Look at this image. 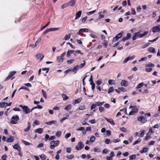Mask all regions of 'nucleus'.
Here are the masks:
<instances>
[{"label":"nucleus","instance_id":"f8f14e48","mask_svg":"<svg viewBox=\"0 0 160 160\" xmlns=\"http://www.w3.org/2000/svg\"><path fill=\"white\" fill-rule=\"evenodd\" d=\"M13 147L14 149H17L19 152L21 151V148L18 144H15Z\"/></svg>","mask_w":160,"mask_h":160},{"label":"nucleus","instance_id":"37998d69","mask_svg":"<svg viewBox=\"0 0 160 160\" xmlns=\"http://www.w3.org/2000/svg\"><path fill=\"white\" fill-rule=\"evenodd\" d=\"M96 10H93L91 12H88L87 13V15H90L93 14L95 12Z\"/></svg>","mask_w":160,"mask_h":160},{"label":"nucleus","instance_id":"4d7b16f0","mask_svg":"<svg viewBox=\"0 0 160 160\" xmlns=\"http://www.w3.org/2000/svg\"><path fill=\"white\" fill-rule=\"evenodd\" d=\"M49 135L48 134H46L45 135V141H47L48 139H49Z\"/></svg>","mask_w":160,"mask_h":160},{"label":"nucleus","instance_id":"cd10ccee","mask_svg":"<svg viewBox=\"0 0 160 160\" xmlns=\"http://www.w3.org/2000/svg\"><path fill=\"white\" fill-rule=\"evenodd\" d=\"M141 139L138 138L137 140L135 141L133 143V145H134L136 144H138L141 142Z\"/></svg>","mask_w":160,"mask_h":160},{"label":"nucleus","instance_id":"423d86ee","mask_svg":"<svg viewBox=\"0 0 160 160\" xmlns=\"http://www.w3.org/2000/svg\"><path fill=\"white\" fill-rule=\"evenodd\" d=\"M84 145L82 142H79L78 145L76 146L75 148L77 150H80L83 148Z\"/></svg>","mask_w":160,"mask_h":160},{"label":"nucleus","instance_id":"8fccbe9b","mask_svg":"<svg viewBox=\"0 0 160 160\" xmlns=\"http://www.w3.org/2000/svg\"><path fill=\"white\" fill-rule=\"evenodd\" d=\"M90 84L92 85V92H93V90L95 88V84L94 82L90 83Z\"/></svg>","mask_w":160,"mask_h":160},{"label":"nucleus","instance_id":"aec40b11","mask_svg":"<svg viewBox=\"0 0 160 160\" xmlns=\"http://www.w3.org/2000/svg\"><path fill=\"white\" fill-rule=\"evenodd\" d=\"M42 130L43 129L42 128H39L37 129H36L35 130L34 132H37V133H38L39 134H41L42 132Z\"/></svg>","mask_w":160,"mask_h":160},{"label":"nucleus","instance_id":"72a5a7b5","mask_svg":"<svg viewBox=\"0 0 160 160\" xmlns=\"http://www.w3.org/2000/svg\"><path fill=\"white\" fill-rule=\"evenodd\" d=\"M39 124V122L37 120H35L34 121L32 124V125L33 126H35V125H38Z\"/></svg>","mask_w":160,"mask_h":160},{"label":"nucleus","instance_id":"ddd939ff","mask_svg":"<svg viewBox=\"0 0 160 160\" xmlns=\"http://www.w3.org/2000/svg\"><path fill=\"white\" fill-rule=\"evenodd\" d=\"M57 121L55 120H53L50 122H45V124L47 125H50L52 124H56L57 123Z\"/></svg>","mask_w":160,"mask_h":160},{"label":"nucleus","instance_id":"6e6d98bb","mask_svg":"<svg viewBox=\"0 0 160 160\" xmlns=\"http://www.w3.org/2000/svg\"><path fill=\"white\" fill-rule=\"evenodd\" d=\"M71 134L70 133H68L65 135V138H67L71 136Z\"/></svg>","mask_w":160,"mask_h":160},{"label":"nucleus","instance_id":"4be33fe9","mask_svg":"<svg viewBox=\"0 0 160 160\" xmlns=\"http://www.w3.org/2000/svg\"><path fill=\"white\" fill-rule=\"evenodd\" d=\"M14 138L12 136H10L9 138H8L6 141L7 142H12Z\"/></svg>","mask_w":160,"mask_h":160},{"label":"nucleus","instance_id":"4c0bfd02","mask_svg":"<svg viewBox=\"0 0 160 160\" xmlns=\"http://www.w3.org/2000/svg\"><path fill=\"white\" fill-rule=\"evenodd\" d=\"M95 140V137L93 136H92L90 138V142H93Z\"/></svg>","mask_w":160,"mask_h":160},{"label":"nucleus","instance_id":"f3484780","mask_svg":"<svg viewBox=\"0 0 160 160\" xmlns=\"http://www.w3.org/2000/svg\"><path fill=\"white\" fill-rule=\"evenodd\" d=\"M158 26L154 27L152 28V31L153 32H159Z\"/></svg>","mask_w":160,"mask_h":160},{"label":"nucleus","instance_id":"a211bd4d","mask_svg":"<svg viewBox=\"0 0 160 160\" xmlns=\"http://www.w3.org/2000/svg\"><path fill=\"white\" fill-rule=\"evenodd\" d=\"M75 0H71L69 2H68V6H72L76 2Z\"/></svg>","mask_w":160,"mask_h":160},{"label":"nucleus","instance_id":"09e8293b","mask_svg":"<svg viewBox=\"0 0 160 160\" xmlns=\"http://www.w3.org/2000/svg\"><path fill=\"white\" fill-rule=\"evenodd\" d=\"M146 66L147 67H153L155 66L152 63H149L146 64Z\"/></svg>","mask_w":160,"mask_h":160},{"label":"nucleus","instance_id":"052dcab7","mask_svg":"<svg viewBox=\"0 0 160 160\" xmlns=\"http://www.w3.org/2000/svg\"><path fill=\"white\" fill-rule=\"evenodd\" d=\"M79 109L80 110H83L85 109V107L84 106H80L79 108Z\"/></svg>","mask_w":160,"mask_h":160},{"label":"nucleus","instance_id":"0e129e2a","mask_svg":"<svg viewBox=\"0 0 160 160\" xmlns=\"http://www.w3.org/2000/svg\"><path fill=\"white\" fill-rule=\"evenodd\" d=\"M101 12H99L98 13V14L99 15V19L103 18L104 17V15H101Z\"/></svg>","mask_w":160,"mask_h":160},{"label":"nucleus","instance_id":"a878e982","mask_svg":"<svg viewBox=\"0 0 160 160\" xmlns=\"http://www.w3.org/2000/svg\"><path fill=\"white\" fill-rule=\"evenodd\" d=\"M71 34L70 33L68 35H66L65 36L63 39L65 40H68L70 37Z\"/></svg>","mask_w":160,"mask_h":160},{"label":"nucleus","instance_id":"5701e85b","mask_svg":"<svg viewBox=\"0 0 160 160\" xmlns=\"http://www.w3.org/2000/svg\"><path fill=\"white\" fill-rule=\"evenodd\" d=\"M148 150L149 148H144L142 150L140 151V152L141 153H142L144 152H146L148 151Z\"/></svg>","mask_w":160,"mask_h":160},{"label":"nucleus","instance_id":"f03ea898","mask_svg":"<svg viewBox=\"0 0 160 160\" xmlns=\"http://www.w3.org/2000/svg\"><path fill=\"white\" fill-rule=\"evenodd\" d=\"M129 109L131 108V111L129 112L128 114L129 115H131L134 114L135 113L138 112V109L136 107H133L132 106H130Z\"/></svg>","mask_w":160,"mask_h":160},{"label":"nucleus","instance_id":"20e7f679","mask_svg":"<svg viewBox=\"0 0 160 160\" xmlns=\"http://www.w3.org/2000/svg\"><path fill=\"white\" fill-rule=\"evenodd\" d=\"M59 144V141L58 140L54 141H52L50 142V148L51 149H54V147L57 146Z\"/></svg>","mask_w":160,"mask_h":160},{"label":"nucleus","instance_id":"5fc2aeb1","mask_svg":"<svg viewBox=\"0 0 160 160\" xmlns=\"http://www.w3.org/2000/svg\"><path fill=\"white\" fill-rule=\"evenodd\" d=\"M118 88L120 91L123 92H125L126 91V89L123 87L119 88Z\"/></svg>","mask_w":160,"mask_h":160},{"label":"nucleus","instance_id":"a18cd8bd","mask_svg":"<svg viewBox=\"0 0 160 160\" xmlns=\"http://www.w3.org/2000/svg\"><path fill=\"white\" fill-rule=\"evenodd\" d=\"M61 132L60 131H57L56 134V136L57 137H59L60 136L61 134Z\"/></svg>","mask_w":160,"mask_h":160},{"label":"nucleus","instance_id":"bb28decb","mask_svg":"<svg viewBox=\"0 0 160 160\" xmlns=\"http://www.w3.org/2000/svg\"><path fill=\"white\" fill-rule=\"evenodd\" d=\"M124 33L123 31H121L120 33H118L116 36H117V38H118V39L122 37V35Z\"/></svg>","mask_w":160,"mask_h":160},{"label":"nucleus","instance_id":"2f4dec72","mask_svg":"<svg viewBox=\"0 0 160 160\" xmlns=\"http://www.w3.org/2000/svg\"><path fill=\"white\" fill-rule=\"evenodd\" d=\"M41 91L42 92V93L43 97L45 98H47V94H46L45 92L43 89H42L41 90Z\"/></svg>","mask_w":160,"mask_h":160},{"label":"nucleus","instance_id":"4468645a","mask_svg":"<svg viewBox=\"0 0 160 160\" xmlns=\"http://www.w3.org/2000/svg\"><path fill=\"white\" fill-rule=\"evenodd\" d=\"M82 100L81 98H79L78 99L75 100L74 101V102H72V104L73 105H75L76 104H77L80 102Z\"/></svg>","mask_w":160,"mask_h":160},{"label":"nucleus","instance_id":"e433bc0d","mask_svg":"<svg viewBox=\"0 0 160 160\" xmlns=\"http://www.w3.org/2000/svg\"><path fill=\"white\" fill-rule=\"evenodd\" d=\"M88 28H81L79 30V32H81V31H83V32H88Z\"/></svg>","mask_w":160,"mask_h":160},{"label":"nucleus","instance_id":"f704fd0d","mask_svg":"<svg viewBox=\"0 0 160 160\" xmlns=\"http://www.w3.org/2000/svg\"><path fill=\"white\" fill-rule=\"evenodd\" d=\"M144 85V83L142 82L141 83H139L138 85L136 88H139L141 87H142Z\"/></svg>","mask_w":160,"mask_h":160},{"label":"nucleus","instance_id":"49530a36","mask_svg":"<svg viewBox=\"0 0 160 160\" xmlns=\"http://www.w3.org/2000/svg\"><path fill=\"white\" fill-rule=\"evenodd\" d=\"M74 61V60L73 59H72L70 60H68L67 61V62L68 64H69L70 63H72Z\"/></svg>","mask_w":160,"mask_h":160},{"label":"nucleus","instance_id":"338daca9","mask_svg":"<svg viewBox=\"0 0 160 160\" xmlns=\"http://www.w3.org/2000/svg\"><path fill=\"white\" fill-rule=\"evenodd\" d=\"M120 141V140L119 139H114L112 141H113V142H114V143H116V142H119Z\"/></svg>","mask_w":160,"mask_h":160},{"label":"nucleus","instance_id":"473e14b6","mask_svg":"<svg viewBox=\"0 0 160 160\" xmlns=\"http://www.w3.org/2000/svg\"><path fill=\"white\" fill-rule=\"evenodd\" d=\"M79 67V65H76L75 66L73 69V72H75V73H76V70H77L78 69Z\"/></svg>","mask_w":160,"mask_h":160},{"label":"nucleus","instance_id":"6e6552de","mask_svg":"<svg viewBox=\"0 0 160 160\" xmlns=\"http://www.w3.org/2000/svg\"><path fill=\"white\" fill-rule=\"evenodd\" d=\"M81 13L82 11L81 10H79L78 12L76 13V17L75 18V19L76 20L79 18H80L81 16Z\"/></svg>","mask_w":160,"mask_h":160},{"label":"nucleus","instance_id":"c756f323","mask_svg":"<svg viewBox=\"0 0 160 160\" xmlns=\"http://www.w3.org/2000/svg\"><path fill=\"white\" fill-rule=\"evenodd\" d=\"M22 142L23 143H24L25 145H31V143L25 141H24L23 140H22Z\"/></svg>","mask_w":160,"mask_h":160},{"label":"nucleus","instance_id":"774afa93","mask_svg":"<svg viewBox=\"0 0 160 160\" xmlns=\"http://www.w3.org/2000/svg\"><path fill=\"white\" fill-rule=\"evenodd\" d=\"M118 39V38H117V36H115L114 37L112 40L113 42H115L116 41H117Z\"/></svg>","mask_w":160,"mask_h":160},{"label":"nucleus","instance_id":"f257e3e1","mask_svg":"<svg viewBox=\"0 0 160 160\" xmlns=\"http://www.w3.org/2000/svg\"><path fill=\"white\" fill-rule=\"evenodd\" d=\"M19 119V118L18 115H16L13 116L11 118L10 122L12 124H16L18 123Z\"/></svg>","mask_w":160,"mask_h":160},{"label":"nucleus","instance_id":"1a4fd4ad","mask_svg":"<svg viewBox=\"0 0 160 160\" xmlns=\"http://www.w3.org/2000/svg\"><path fill=\"white\" fill-rule=\"evenodd\" d=\"M121 84L122 86L127 87L128 85V82L125 80H122Z\"/></svg>","mask_w":160,"mask_h":160},{"label":"nucleus","instance_id":"6ab92c4d","mask_svg":"<svg viewBox=\"0 0 160 160\" xmlns=\"http://www.w3.org/2000/svg\"><path fill=\"white\" fill-rule=\"evenodd\" d=\"M8 104V102H0V107L1 108H4L5 106L6 107L7 106V104Z\"/></svg>","mask_w":160,"mask_h":160},{"label":"nucleus","instance_id":"7c9ffc66","mask_svg":"<svg viewBox=\"0 0 160 160\" xmlns=\"http://www.w3.org/2000/svg\"><path fill=\"white\" fill-rule=\"evenodd\" d=\"M93 151L95 152H101V150L100 148L96 147L93 149Z\"/></svg>","mask_w":160,"mask_h":160},{"label":"nucleus","instance_id":"9b49d317","mask_svg":"<svg viewBox=\"0 0 160 160\" xmlns=\"http://www.w3.org/2000/svg\"><path fill=\"white\" fill-rule=\"evenodd\" d=\"M44 55L41 54H39L36 55V57L37 59L41 60L44 57Z\"/></svg>","mask_w":160,"mask_h":160},{"label":"nucleus","instance_id":"c9c22d12","mask_svg":"<svg viewBox=\"0 0 160 160\" xmlns=\"http://www.w3.org/2000/svg\"><path fill=\"white\" fill-rule=\"evenodd\" d=\"M71 107L70 105H68L67 107L65 108L64 109L68 111L70 110L71 109Z\"/></svg>","mask_w":160,"mask_h":160},{"label":"nucleus","instance_id":"bf43d9fd","mask_svg":"<svg viewBox=\"0 0 160 160\" xmlns=\"http://www.w3.org/2000/svg\"><path fill=\"white\" fill-rule=\"evenodd\" d=\"M113 88L112 87H110L109 88V90L108 91V93H110V92H113Z\"/></svg>","mask_w":160,"mask_h":160},{"label":"nucleus","instance_id":"393cba45","mask_svg":"<svg viewBox=\"0 0 160 160\" xmlns=\"http://www.w3.org/2000/svg\"><path fill=\"white\" fill-rule=\"evenodd\" d=\"M108 83L109 85H114L115 84V81L113 80L109 79L108 81Z\"/></svg>","mask_w":160,"mask_h":160},{"label":"nucleus","instance_id":"79ce46f5","mask_svg":"<svg viewBox=\"0 0 160 160\" xmlns=\"http://www.w3.org/2000/svg\"><path fill=\"white\" fill-rule=\"evenodd\" d=\"M135 33L137 37H139L140 38H141V34L140 33V32L139 31L137 32H135Z\"/></svg>","mask_w":160,"mask_h":160},{"label":"nucleus","instance_id":"680f3d73","mask_svg":"<svg viewBox=\"0 0 160 160\" xmlns=\"http://www.w3.org/2000/svg\"><path fill=\"white\" fill-rule=\"evenodd\" d=\"M102 83V81L101 80H98L97 81H96V83L98 86L99 85Z\"/></svg>","mask_w":160,"mask_h":160},{"label":"nucleus","instance_id":"c85d7f7f","mask_svg":"<svg viewBox=\"0 0 160 160\" xmlns=\"http://www.w3.org/2000/svg\"><path fill=\"white\" fill-rule=\"evenodd\" d=\"M40 157L42 160H46V156L44 154L41 155Z\"/></svg>","mask_w":160,"mask_h":160},{"label":"nucleus","instance_id":"b1692460","mask_svg":"<svg viewBox=\"0 0 160 160\" xmlns=\"http://www.w3.org/2000/svg\"><path fill=\"white\" fill-rule=\"evenodd\" d=\"M104 102H95L96 105V106H102L104 103Z\"/></svg>","mask_w":160,"mask_h":160},{"label":"nucleus","instance_id":"58836bf2","mask_svg":"<svg viewBox=\"0 0 160 160\" xmlns=\"http://www.w3.org/2000/svg\"><path fill=\"white\" fill-rule=\"evenodd\" d=\"M74 155L72 154L71 155H70L68 156L67 155L66 156V158L68 159H72L74 158Z\"/></svg>","mask_w":160,"mask_h":160},{"label":"nucleus","instance_id":"69168bd1","mask_svg":"<svg viewBox=\"0 0 160 160\" xmlns=\"http://www.w3.org/2000/svg\"><path fill=\"white\" fill-rule=\"evenodd\" d=\"M96 104L95 103V104H92V105L91 106V110H92L94 108H95L96 107Z\"/></svg>","mask_w":160,"mask_h":160},{"label":"nucleus","instance_id":"dca6fc26","mask_svg":"<svg viewBox=\"0 0 160 160\" xmlns=\"http://www.w3.org/2000/svg\"><path fill=\"white\" fill-rule=\"evenodd\" d=\"M74 52V50H68L67 52V57H69L71 56V54L73 53Z\"/></svg>","mask_w":160,"mask_h":160},{"label":"nucleus","instance_id":"de8ad7c7","mask_svg":"<svg viewBox=\"0 0 160 160\" xmlns=\"http://www.w3.org/2000/svg\"><path fill=\"white\" fill-rule=\"evenodd\" d=\"M136 157V156L135 155H130L129 157V158L131 159H135Z\"/></svg>","mask_w":160,"mask_h":160},{"label":"nucleus","instance_id":"13d9d810","mask_svg":"<svg viewBox=\"0 0 160 160\" xmlns=\"http://www.w3.org/2000/svg\"><path fill=\"white\" fill-rule=\"evenodd\" d=\"M99 110L100 112H102L104 111V108L103 107H99Z\"/></svg>","mask_w":160,"mask_h":160},{"label":"nucleus","instance_id":"0eeeda50","mask_svg":"<svg viewBox=\"0 0 160 160\" xmlns=\"http://www.w3.org/2000/svg\"><path fill=\"white\" fill-rule=\"evenodd\" d=\"M105 119L109 123L111 124L112 125H114L115 123L113 120L111 118H106V117H104Z\"/></svg>","mask_w":160,"mask_h":160},{"label":"nucleus","instance_id":"e2e57ef3","mask_svg":"<svg viewBox=\"0 0 160 160\" xmlns=\"http://www.w3.org/2000/svg\"><path fill=\"white\" fill-rule=\"evenodd\" d=\"M131 11V13L133 15H135L136 14V12H135V10L134 8H132Z\"/></svg>","mask_w":160,"mask_h":160},{"label":"nucleus","instance_id":"7ed1b4c3","mask_svg":"<svg viewBox=\"0 0 160 160\" xmlns=\"http://www.w3.org/2000/svg\"><path fill=\"white\" fill-rule=\"evenodd\" d=\"M19 106L23 109V112L25 114H27L30 112V109L28 106L22 105H20Z\"/></svg>","mask_w":160,"mask_h":160},{"label":"nucleus","instance_id":"2eb2a0df","mask_svg":"<svg viewBox=\"0 0 160 160\" xmlns=\"http://www.w3.org/2000/svg\"><path fill=\"white\" fill-rule=\"evenodd\" d=\"M148 51L149 52H152L153 53H155L156 52L155 48L153 47H150L148 49Z\"/></svg>","mask_w":160,"mask_h":160},{"label":"nucleus","instance_id":"3c124183","mask_svg":"<svg viewBox=\"0 0 160 160\" xmlns=\"http://www.w3.org/2000/svg\"><path fill=\"white\" fill-rule=\"evenodd\" d=\"M68 3H66L65 4H63L62 6V8L63 9L64 8H65L68 7Z\"/></svg>","mask_w":160,"mask_h":160},{"label":"nucleus","instance_id":"412c9836","mask_svg":"<svg viewBox=\"0 0 160 160\" xmlns=\"http://www.w3.org/2000/svg\"><path fill=\"white\" fill-rule=\"evenodd\" d=\"M48 29L49 32L53 31L59 30L60 29V28H51Z\"/></svg>","mask_w":160,"mask_h":160},{"label":"nucleus","instance_id":"39448f33","mask_svg":"<svg viewBox=\"0 0 160 160\" xmlns=\"http://www.w3.org/2000/svg\"><path fill=\"white\" fill-rule=\"evenodd\" d=\"M138 120L141 121L142 123H145L147 121V118L145 116H140L138 118Z\"/></svg>","mask_w":160,"mask_h":160},{"label":"nucleus","instance_id":"864d4df0","mask_svg":"<svg viewBox=\"0 0 160 160\" xmlns=\"http://www.w3.org/2000/svg\"><path fill=\"white\" fill-rule=\"evenodd\" d=\"M110 139L106 138L105 140V142L107 144H108L110 142Z\"/></svg>","mask_w":160,"mask_h":160},{"label":"nucleus","instance_id":"ea45409f","mask_svg":"<svg viewBox=\"0 0 160 160\" xmlns=\"http://www.w3.org/2000/svg\"><path fill=\"white\" fill-rule=\"evenodd\" d=\"M16 73L15 71H12L10 72L9 73V75L12 77Z\"/></svg>","mask_w":160,"mask_h":160},{"label":"nucleus","instance_id":"c03bdc74","mask_svg":"<svg viewBox=\"0 0 160 160\" xmlns=\"http://www.w3.org/2000/svg\"><path fill=\"white\" fill-rule=\"evenodd\" d=\"M62 97L63 100H67L68 98V97L65 94H63L62 95Z\"/></svg>","mask_w":160,"mask_h":160},{"label":"nucleus","instance_id":"603ef678","mask_svg":"<svg viewBox=\"0 0 160 160\" xmlns=\"http://www.w3.org/2000/svg\"><path fill=\"white\" fill-rule=\"evenodd\" d=\"M83 62V63H81L80 64V66H79V67H81V68H82L85 65V62L84 60H83L82 61Z\"/></svg>","mask_w":160,"mask_h":160},{"label":"nucleus","instance_id":"9d476101","mask_svg":"<svg viewBox=\"0 0 160 160\" xmlns=\"http://www.w3.org/2000/svg\"><path fill=\"white\" fill-rule=\"evenodd\" d=\"M131 37V35L130 33H128L126 37H123L122 39V41H124L126 40L129 39Z\"/></svg>","mask_w":160,"mask_h":160},{"label":"nucleus","instance_id":"a19ab883","mask_svg":"<svg viewBox=\"0 0 160 160\" xmlns=\"http://www.w3.org/2000/svg\"><path fill=\"white\" fill-rule=\"evenodd\" d=\"M145 134V130H144L141 131V133L140 134V136L142 137Z\"/></svg>","mask_w":160,"mask_h":160}]
</instances>
